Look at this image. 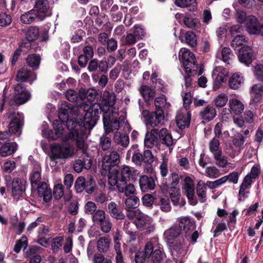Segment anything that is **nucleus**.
I'll return each instance as SVG.
<instances>
[{"label": "nucleus", "instance_id": "obj_1", "mask_svg": "<svg viewBox=\"0 0 263 263\" xmlns=\"http://www.w3.org/2000/svg\"><path fill=\"white\" fill-rule=\"evenodd\" d=\"M115 96L108 91H104L102 96V104L94 103L91 106L84 104L79 108L72 106L67 103L72 108L77 110L68 112V118L71 117L67 122V126L70 129V137L75 140L79 149L84 152L87 148L85 140L89 135L91 129L98 120L99 115L103 112V123L106 126L110 118V111L113 109L115 103Z\"/></svg>", "mask_w": 263, "mask_h": 263}, {"label": "nucleus", "instance_id": "obj_2", "mask_svg": "<svg viewBox=\"0 0 263 263\" xmlns=\"http://www.w3.org/2000/svg\"><path fill=\"white\" fill-rule=\"evenodd\" d=\"M77 110V108H72L68 106L67 102H62L59 110V120H55L53 123V126L55 132L54 136H52L49 131L45 129L42 130V135L45 138L55 140L61 138L63 142H67L69 140L75 142V140L70 137V130L67 126V122L69 120L68 112L71 113L73 111Z\"/></svg>", "mask_w": 263, "mask_h": 263}, {"label": "nucleus", "instance_id": "obj_3", "mask_svg": "<svg viewBox=\"0 0 263 263\" xmlns=\"http://www.w3.org/2000/svg\"><path fill=\"white\" fill-rule=\"evenodd\" d=\"M30 98V94L24 87L23 84L19 83L17 84L14 88V92L13 95H11L6 100L4 97L3 102L1 105V111L4 109L3 106L4 102L7 101L8 104L12 106L13 105H20L26 103Z\"/></svg>", "mask_w": 263, "mask_h": 263}, {"label": "nucleus", "instance_id": "obj_4", "mask_svg": "<svg viewBox=\"0 0 263 263\" xmlns=\"http://www.w3.org/2000/svg\"><path fill=\"white\" fill-rule=\"evenodd\" d=\"M141 118L146 126L155 127L163 123L164 111L162 109H158L150 112L147 110H143L142 111Z\"/></svg>", "mask_w": 263, "mask_h": 263}, {"label": "nucleus", "instance_id": "obj_5", "mask_svg": "<svg viewBox=\"0 0 263 263\" xmlns=\"http://www.w3.org/2000/svg\"><path fill=\"white\" fill-rule=\"evenodd\" d=\"M74 154V148L70 145H52L51 148V155L53 159L63 160L72 157Z\"/></svg>", "mask_w": 263, "mask_h": 263}, {"label": "nucleus", "instance_id": "obj_6", "mask_svg": "<svg viewBox=\"0 0 263 263\" xmlns=\"http://www.w3.org/2000/svg\"><path fill=\"white\" fill-rule=\"evenodd\" d=\"M179 57L186 73H190L192 71H194L195 70L194 68H197L195 65L196 63L195 56L189 49L185 48H181Z\"/></svg>", "mask_w": 263, "mask_h": 263}, {"label": "nucleus", "instance_id": "obj_7", "mask_svg": "<svg viewBox=\"0 0 263 263\" xmlns=\"http://www.w3.org/2000/svg\"><path fill=\"white\" fill-rule=\"evenodd\" d=\"M180 229H183L185 233L186 241H191L195 243L198 237L197 231H195V227L194 223L188 217H182L180 219L179 226Z\"/></svg>", "mask_w": 263, "mask_h": 263}, {"label": "nucleus", "instance_id": "obj_8", "mask_svg": "<svg viewBox=\"0 0 263 263\" xmlns=\"http://www.w3.org/2000/svg\"><path fill=\"white\" fill-rule=\"evenodd\" d=\"M8 118L11 119L9 125V132L11 134L14 135L16 137L21 135V128L23 125V116L22 114L15 112L7 113Z\"/></svg>", "mask_w": 263, "mask_h": 263}, {"label": "nucleus", "instance_id": "obj_9", "mask_svg": "<svg viewBox=\"0 0 263 263\" xmlns=\"http://www.w3.org/2000/svg\"><path fill=\"white\" fill-rule=\"evenodd\" d=\"M135 224L138 229L145 230V233L149 234L154 232L155 226L153 219L148 215L141 212L140 214L135 220Z\"/></svg>", "mask_w": 263, "mask_h": 263}, {"label": "nucleus", "instance_id": "obj_10", "mask_svg": "<svg viewBox=\"0 0 263 263\" xmlns=\"http://www.w3.org/2000/svg\"><path fill=\"white\" fill-rule=\"evenodd\" d=\"M182 189L190 204L192 205H196L197 203V200L195 195L194 183L190 177L187 176L184 178Z\"/></svg>", "mask_w": 263, "mask_h": 263}, {"label": "nucleus", "instance_id": "obj_11", "mask_svg": "<svg viewBox=\"0 0 263 263\" xmlns=\"http://www.w3.org/2000/svg\"><path fill=\"white\" fill-rule=\"evenodd\" d=\"M120 161V155L115 151H113L108 154H106L102 159V167L103 171L101 172L102 175H105L108 170L113 167L118 168L117 164Z\"/></svg>", "mask_w": 263, "mask_h": 263}, {"label": "nucleus", "instance_id": "obj_12", "mask_svg": "<svg viewBox=\"0 0 263 263\" xmlns=\"http://www.w3.org/2000/svg\"><path fill=\"white\" fill-rule=\"evenodd\" d=\"M246 29L250 34L263 35V24L254 15H249L246 23Z\"/></svg>", "mask_w": 263, "mask_h": 263}, {"label": "nucleus", "instance_id": "obj_13", "mask_svg": "<svg viewBox=\"0 0 263 263\" xmlns=\"http://www.w3.org/2000/svg\"><path fill=\"white\" fill-rule=\"evenodd\" d=\"M38 16V21H42L47 16L50 15L51 10L49 3L47 0H39L36 2L34 9Z\"/></svg>", "mask_w": 263, "mask_h": 263}, {"label": "nucleus", "instance_id": "obj_14", "mask_svg": "<svg viewBox=\"0 0 263 263\" xmlns=\"http://www.w3.org/2000/svg\"><path fill=\"white\" fill-rule=\"evenodd\" d=\"M95 185L93 179L90 178L87 181H85L84 177H80L76 180L74 187L78 193L85 190L87 193L91 194L94 191Z\"/></svg>", "mask_w": 263, "mask_h": 263}, {"label": "nucleus", "instance_id": "obj_15", "mask_svg": "<svg viewBox=\"0 0 263 263\" xmlns=\"http://www.w3.org/2000/svg\"><path fill=\"white\" fill-rule=\"evenodd\" d=\"M157 243V237H154L148 241L145 246L144 252H140L135 256L136 263H144L146 257L151 256L152 250L154 249L153 243Z\"/></svg>", "mask_w": 263, "mask_h": 263}, {"label": "nucleus", "instance_id": "obj_16", "mask_svg": "<svg viewBox=\"0 0 263 263\" xmlns=\"http://www.w3.org/2000/svg\"><path fill=\"white\" fill-rule=\"evenodd\" d=\"M191 114L187 109H181L178 111L176 116V122L180 129H184L189 126L191 121Z\"/></svg>", "mask_w": 263, "mask_h": 263}, {"label": "nucleus", "instance_id": "obj_17", "mask_svg": "<svg viewBox=\"0 0 263 263\" xmlns=\"http://www.w3.org/2000/svg\"><path fill=\"white\" fill-rule=\"evenodd\" d=\"M138 170L127 165H123L121 168L120 175L122 178V182L127 184V182L132 179L133 180H136V177L139 175Z\"/></svg>", "mask_w": 263, "mask_h": 263}, {"label": "nucleus", "instance_id": "obj_18", "mask_svg": "<svg viewBox=\"0 0 263 263\" xmlns=\"http://www.w3.org/2000/svg\"><path fill=\"white\" fill-rule=\"evenodd\" d=\"M119 116L118 109L114 107L110 111V118L109 122L106 123V126L104 124L105 129L108 133L115 130H118L121 126L120 123L117 120Z\"/></svg>", "mask_w": 263, "mask_h": 263}, {"label": "nucleus", "instance_id": "obj_19", "mask_svg": "<svg viewBox=\"0 0 263 263\" xmlns=\"http://www.w3.org/2000/svg\"><path fill=\"white\" fill-rule=\"evenodd\" d=\"M227 74V70L222 66H218L214 68L213 71V77L215 79L214 83V89L219 88V86L224 81Z\"/></svg>", "mask_w": 263, "mask_h": 263}, {"label": "nucleus", "instance_id": "obj_20", "mask_svg": "<svg viewBox=\"0 0 263 263\" xmlns=\"http://www.w3.org/2000/svg\"><path fill=\"white\" fill-rule=\"evenodd\" d=\"M107 171H108V182L110 186H116L118 189V185L120 186L121 184H124L123 182H122V178L118 168L113 167Z\"/></svg>", "mask_w": 263, "mask_h": 263}, {"label": "nucleus", "instance_id": "obj_21", "mask_svg": "<svg viewBox=\"0 0 263 263\" xmlns=\"http://www.w3.org/2000/svg\"><path fill=\"white\" fill-rule=\"evenodd\" d=\"M254 51L250 46H243L239 51V61L248 66L252 61Z\"/></svg>", "mask_w": 263, "mask_h": 263}, {"label": "nucleus", "instance_id": "obj_22", "mask_svg": "<svg viewBox=\"0 0 263 263\" xmlns=\"http://www.w3.org/2000/svg\"><path fill=\"white\" fill-rule=\"evenodd\" d=\"M35 189L37 190L39 197L42 198L44 201L48 202L51 200L52 197L51 190L48 187L46 182H40Z\"/></svg>", "mask_w": 263, "mask_h": 263}, {"label": "nucleus", "instance_id": "obj_23", "mask_svg": "<svg viewBox=\"0 0 263 263\" xmlns=\"http://www.w3.org/2000/svg\"><path fill=\"white\" fill-rule=\"evenodd\" d=\"M187 251L186 247V240L183 238L182 241L175 242L172 245V254L174 259H176L175 256L179 255V257L184 256Z\"/></svg>", "mask_w": 263, "mask_h": 263}, {"label": "nucleus", "instance_id": "obj_24", "mask_svg": "<svg viewBox=\"0 0 263 263\" xmlns=\"http://www.w3.org/2000/svg\"><path fill=\"white\" fill-rule=\"evenodd\" d=\"M251 94L252 99L250 104L255 106L260 101L261 95L263 94V86L260 84L253 85L251 88Z\"/></svg>", "mask_w": 263, "mask_h": 263}, {"label": "nucleus", "instance_id": "obj_25", "mask_svg": "<svg viewBox=\"0 0 263 263\" xmlns=\"http://www.w3.org/2000/svg\"><path fill=\"white\" fill-rule=\"evenodd\" d=\"M11 185L12 196L14 199H18L25 191L21 179L18 178H14Z\"/></svg>", "mask_w": 263, "mask_h": 263}, {"label": "nucleus", "instance_id": "obj_26", "mask_svg": "<svg viewBox=\"0 0 263 263\" xmlns=\"http://www.w3.org/2000/svg\"><path fill=\"white\" fill-rule=\"evenodd\" d=\"M107 209L108 212L112 218L117 220H122L124 218V214L115 202H110L109 203Z\"/></svg>", "mask_w": 263, "mask_h": 263}, {"label": "nucleus", "instance_id": "obj_27", "mask_svg": "<svg viewBox=\"0 0 263 263\" xmlns=\"http://www.w3.org/2000/svg\"><path fill=\"white\" fill-rule=\"evenodd\" d=\"M30 180L32 188H35L39 184L41 180V167L38 163H36L34 168L30 174Z\"/></svg>", "mask_w": 263, "mask_h": 263}, {"label": "nucleus", "instance_id": "obj_28", "mask_svg": "<svg viewBox=\"0 0 263 263\" xmlns=\"http://www.w3.org/2000/svg\"><path fill=\"white\" fill-rule=\"evenodd\" d=\"M139 185L143 192H147L148 190H153L155 186L154 179L147 176H142L139 179Z\"/></svg>", "mask_w": 263, "mask_h": 263}, {"label": "nucleus", "instance_id": "obj_29", "mask_svg": "<svg viewBox=\"0 0 263 263\" xmlns=\"http://www.w3.org/2000/svg\"><path fill=\"white\" fill-rule=\"evenodd\" d=\"M36 78V74L31 72L30 71L27 70L25 68L21 69L16 76V79L17 81H29L32 82Z\"/></svg>", "mask_w": 263, "mask_h": 263}, {"label": "nucleus", "instance_id": "obj_30", "mask_svg": "<svg viewBox=\"0 0 263 263\" xmlns=\"http://www.w3.org/2000/svg\"><path fill=\"white\" fill-rule=\"evenodd\" d=\"M158 130L157 129H153L147 132L145 135L144 144L148 147H152L158 141Z\"/></svg>", "mask_w": 263, "mask_h": 263}, {"label": "nucleus", "instance_id": "obj_31", "mask_svg": "<svg viewBox=\"0 0 263 263\" xmlns=\"http://www.w3.org/2000/svg\"><path fill=\"white\" fill-rule=\"evenodd\" d=\"M154 249L156 248L155 251L151 254L152 260L155 263L160 262L164 258L165 254L162 252L160 244L158 243V239L157 238V243H153Z\"/></svg>", "mask_w": 263, "mask_h": 263}, {"label": "nucleus", "instance_id": "obj_32", "mask_svg": "<svg viewBox=\"0 0 263 263\" xmlns=\"http://www.w3.org/2000/svg\"><path fill=\"white\" fill-rule=\"evenodd\" d=\"M229 105L232 113L235 115L241 114L244 110L243 103L236 99H231L229 101Z\"/></svg>", "mask_w": 263, "mask_h": 263}, {"label": "nucleus", "instance_id": "obj_33", "mask_svg": "<svg viewBox=\"0 0 263 263\" xmlns=\"http://www.w3.org/2000/svg\"><path fill=\"white\" fill-rule=\"evenodd\" d=\"M17 148L15 142L5 143L0 148V155L2 157H7L13 154Z\"/></svg>", "mask_w": 263, "mask_h": 263}, {"label": "nucleus", "instance_id": "obj_34", "mask_svg": "<svg viewBox=\"0 0 263 263\" xmlns=\"http://www.w3.org/2000/svg\"><path fill=\"white\" fill-rule=\"evenodd\" d=\"M199 115L203 120L210 121L215 117L216 111L213 107L208 106L200 112Z\"/></svg>", "mask_w": 263, "mask_h": 263}, {"label": "nucleus", "instance_id": "obj_35", "mask_svg": "<svg viewBox=\"0 0 263 263\" xmlns=\"http://www.w3.org/2000/svg\"><path fill=\"white\" fill-rule=\"evenodd\" d=\"M243 83V79L240 73H234L229 78V85L231 89H238Z\"/></svg>", "mask_w": 263, "mask_h": 263}, {"label": "nucleus", "instance_id": "obj_36", "mask_svg": "<svg viewBox=\"0 0 263 263\" xmlns=\"http://www.w3.org/2000/svg\"><path fill=\"white\" fill-rule=\"evenodd\" d=\"M118 191L120 193H124L126 197L135 196L137 192L135 186L132 183L128 184H122L120 186L118 185Z\"/></svg>", "mask_w": 263, "mask_h": 263}, {"label": "nucleus", "instance_id": "obj_37", "mask_svg": "<svg viewBox=\"0 0 263 263\" xmlns=\"http://www.w3.org/2000/svg\"><path fill=\"white\" fill-rule=\"evenodd\" d=\"M206 186L202 180L198 181L197 183L196 192L199 198V200L201 202H204L206 199Z\"/></svg>", "mask_w": 263, "mask_h": 263}, {"label": "nucleus", "instance_id": "obj_38", "mask_svg": "<svg viewBox=\"0 0 263 263\" xmlns=\"http://www.w3.org/2000/svg\"><path fill=\"white\" fill-rule=\"evenodd\" d=\"M159 137L162 143L167 146L173 144V140L171 134L166 128H162L159 133Z\"/></svg>", "mask_w": 263, "mask_h": 263}, {"label": "nucleus", "instance_id": "obj_39", "mask_svg": "<svg viewBox=\"0 0 263 263\" xmlns=\"http://www.w3.org/2000/svg\"><path fill=\"white\" fill-rule=\"evenodd\" d=\"M252 180L251 179L250 176L246 175L244 178L242 183L240 185L239 191V195L242 197H247L249 192L247 191L250 188Z\"/></svg>", "mask_w": 263, "mask_h": 263}, {"label": "nucleus", "instance_id": "obj_40", "mask_svg": "<svg viewBox=\"0 0 263 263\" xmlns=\"http://www.w3.org/2000/svg\"><path fill=\"white\" fill-rule=\"evenodd\" d=\"M180 231V227L175 226L165 231L164 235L168 241H171L179 236Z\"/></svg>", "mask_w": 263, "mask_h": 263}, {"label": "nucleus", "instance_id": "obj_41", "mask_svg": "<svg viewBox=\"0 0 263 263\" xmlns=\"http://www.w3.org/2000/svg\"><path fill=\"white\" fill-rule=\"evenodd\" d=\"M21 20L23 23L29 24L35 20L38 21V16L35 13V11L31 10L22 14L21 16Z\"/></svg>", "mask_w": 263, "mask_h": 263}, {"label": "nucleus", "instance_id": "obj_42", "mask_svg": "<svg viewBox=\"0 0 263 263\" xmlns=\"http://www.w3.org/2000/svg\"><path fill=\"white\" fill-rule=\"evenodd\" d=\"M140 92L146 102L152 100L155 95V91L145 85L141 87Z\"/></svg>", "mask_w": 263, "mask_h": 263}, {"label": "nucleus", "instance_id": "obj_43", "mask_svg": "<svg viewBox=\"0 0 263 263\" xmlns=\"http://www.w3.org/2000/svg\"><path fill=\"white\" fill-rule=\"evenodd\" d=\"M183 22L187 27L190 28H198L200 25L198 19L193 18L190 15L188 14L184 15Z\"/></svg>", "mask_w": 263, "mask_h": 263}, {"label": "nucleus", "instance_id": "obj_44", "mask_svg": "<svg viewBox=\"0 0 263 263\" xmlns=\"http://www.w3.org/2000/svg\"><path fill=\"white\" fill-rule=\"evenodd\" d=\"M175 4L179 7L187 8L190 11L196 9V0H175Z\"/></svg>", "mask_w": 263, "mask_h": 263}, {"label": "nucleus", "instance_id": "obj_45", "mask_svg": "<svg viewBox=\"0 0 263 263\" xmlns=\"http://www.w3.org/2000/svg\"><path fill=\"white\" fill-rule=\"evenodd\" d=\"M114 141L116 143L120 144L123 146L126 147L129 144L128 136L125 134H121L117 131L114 135Z\"/></svg>", "mask_w": 263, "mask_h": 263}, {"label": "nucleus", "instance_id": "obj_46", "mask_svg": "<svg viewBox=\"0 0 263 263\" xmlns=\"http://www.w3.org/2000/svg\"><path fill=\"white\" fill-rule=\"evenodd\" d=\"M39 35V29L36 27H30L26 30V39L28 41H33L38 37Z\"/></svg>", "mask_w": 263, "mask_h": 263}, {"label": "nucleus", "instance_id": "obj_47", "mask_svg": "<svg viewBox=\"0 0 263 263\" xmlns=\"http://www.w3.org/2000/svg\"><path fill=\"white\" fill-rule=\"evenodd\" d=\"M80 92L79 98L82 100L86 98L88 101L91 102L94 100L96 97V91L93 89H89L86 92L84 90H80Z\"/></svg>", "mask_w": 263, "mask_h": 263}, {"label": "nucleus", "instance_id": "obj_48", "mask_svg": "<svg viewBox=\"0 0 263 263\" xmlns=\"http://www.w3.org/2000/svg\"><path fill=\"white\" fill-rule=\"evenodd\" d=\"M41 61L40 57L36 54L29 55L27 59L26 62L28 65L32 68H37Z\"/></svg>", "mask_w": 263, "mask_h": 263}, {"label": "nucleus", "instance_id": "obj_49", "mask_svg": "<svg viewBox=\"0 0 263 263\" xmlns=\"http://www.w3.org/2000/svg\"><path fill=\"white\" fill-rule=\"evenodd\" d=\"M184 37L186 43L192 47L197 45V40L196 35L193 31H186L185 33Z\"/></svg>", "mask_w": 263, "mask_h": 263}, {"label": "nucleus", "instance_id": "obj_50", "mask_svg": "<svg viewBox=\"0 0 263 263\" xmlns=\"http://www.w3.org/2000/svg\"><path fill=\"white\" fill-rule=\"evenodd\" d=\"M219 145V141L216 137L213 138L210 141L209 143L210 151L213 154V156L222 152Z\"/></svg>", "mask_w": 263, "mask_h": 263}, {"label": "nucleus", "instance_id": "obj_51", "mask_svg": "<svg viewBox=\"0 0 263 263\" xmlns=\"http://www.w3.org/2000/svg\"><path fill=\"white\" fill-rule=\"evenodd\" d=\"M106 217L105 211L103 210L99 209L92 215L91 219L95 224H98Z\"/></svg>", "mask_w": 263, "mask_h": 263}, {"label": "nucleus", "instance_id": "obj_52", "mask_svg": "<svg viewBox=\"0 0 263 263\" xmlns=\"http://www.w3.org/2000/svg\"><path fill=\"white\" fill-rule=\"evenodd\" d=\"M110 240L106 237L100 238L97 242V248L99 251L105 252L109 247Z\"/></svg>", "mask_w": 263, "mask_h": 263}, {"label": "nucleus", "instance_id": "obj_53", "mask_svg": "<svg viewBox=\"0 0 263 263\" xmlns=\"http://www.w3.org/2000/svg\"><path fill=\"white\" fill-rule=\"evenodd\" d=\"M155 105L156 110L158 109L163 110V108L168 109L170 106V104L166 102L165 98L159 97L156 98Z\"/></svg>", "mask_w": 263, "mask_h": 263}, {"label": "nucleus", "instance_id": "obj_54", "mask_svg": "<svg viewBox=\"0 0 263 263\" xmlns=\"http://www.w3.org/2000/svg\"><path fill=\"white\" fill-rule=\"evenodd\" d=\"M221 56L223 61L228 64H231L234 58V54L231 50L227 47H224L222 49L221 51Z\"/></svg>", "mask_w": 263, "mask_h": 263}, {"label": "nucleus", "instance_id": "obj_55", "mask_svg": "<svg viewBox=\"0 0 263 263\" xmlns=\"http://www.w3.org/2000/svg\"><path fill=\"white\" fill-rule=\"evenodd\" d=\"M140 203L139 199L136 196L128 197L125 200L126 209H136Z\"/></svg>", "mask_w": 263, "mask_h": 263}, {"label": "nucleus", "instance_id": "obj_56", "mask_svg": "<svg viewBox=\"0 0 263 263\" xmlns=\"http://www.w3.org/2000/svg\"><path fill=\"white\" fill-rule=\"evenodd\" d=\"M216 164L220 167H225L228 165L227 157L222 155V152L213 156Z\"/></svg>", "mask_w": 263, "mask_h": 263}, {"label": "nucleus", "instance_id": "obj_57", "mask_svg": "<svg viewBox=\"0 0 263 263\" xmlns=\"http://www.w3.org/2000/svg\"><path fill=\"white\" fill-rule=\"evenodd\" d=\"M228 97L225 93H221L218 95L214 99L215 104L217 107H222L227 104Z\"/></svg>", "mask_w": 263, "mask_h": 263}, {"label": "nucleus", "instance_id": "obj_58", "mask_svg": "<svg viewBox=\"0 0 263 263\" xmlns=\"http://www.w3.org/2000/svg\"><path fill=\"white\" fill-rule=\"evenodd\" d=\"M100 226V229L105 233H108L111 230L112 224L108 217L98 224Z\"/></svg>", "mask_w": 263, "mask_h": 263}, {"label": "nucleus", "instance_id": "obj_59", "mask_svg": "<svg viewBox=\"0 0 263 263\" xmlns=\"http://www.w3.org/2000/svg\"><path fill=\"white\" fill-rule=\"evenodd\" d=\"M160 209L164 212H170L171 210V205L168 197H161L159 201Z\"/></svg>", "mask_w": 263, "mask_h": 263}, {"label": "nucleus", "instance_id": "obj_60", "mask_svg": "<svg viewBox=\"0 0 263 263\" xmlns=\"http://www.w3.org/2000/svg\"><path fill=\"white\" fill-rule=\"evenodd\" d=\"M170 196L174 205H176L180 199V194L179 188L172 187L170 190Z\"/></svg>", "mask_w": 263, "mask_h": 263}, {"label": "nucleus", "instance_id": "obj_61", "mask_svg": "<svg viewBox=\"0 0 263 263\" xmlns=\"http://www.w3.org/2000/svg\"><path fill=\"white\" fill-rule=\"evenodd\" d=\"M27 245V238L25 236H23L21 239L16 242L14 248V251L16 253H18L20 252L21 249H25Z\"/></svg>", "mask_w": 263, "mask_h": 263}, {"label": "nucleus", "instance_id": "obj_62", "mask_svg": "<svg viewBox=\"0 0 263 263\" xmlns=\"http://www.w3.org/2000/svg\"><path fill=\"white\" fill-rule=\"evenodd\" d=\"M247 41L245 35H237L232 40L231 45L233 48L235 49L237 47L242 45L243 43H246Z\"/></svg>", "mask_w": 263, "mask_h": 263}, {"label": "nucleus", "instance_id": "obj_63", "mask_svg": "<svg viewBox=\"0 0 263 263\" xmlns=\"http://www.w3.org/2000/svg\"><path fill=\"white\" fill-rule=\"evenodd\" d=\"M205 175L209 178H216L220 175V172L215 166H209L206 168Z\"/></svg>", "mask_w": 263, "mask_h": 263}, {"label": "nucleus", "instance_id": "obj_64", "mask_svg": "<svg viewBox=\"0 0 263 263\" xmlns=\"http://www.w3.org/2000/svg\"><path fill=\"white\" fill-rule=\"evenodd\" d=\"M253 72L255 78L258 81H263V65H257L254 67Z\"/></svg>", "mask_w": 263, "mask_h": 263}]
</instances>
